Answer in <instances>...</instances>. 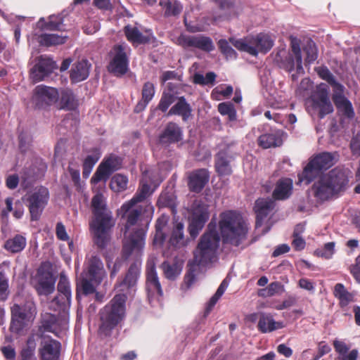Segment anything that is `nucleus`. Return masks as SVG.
<instances>
[{
    "mask_svg": "<svg viewBox=\"0 0 360 360\" xmlns=\"http://www.w3.org/2000/svg\"><path fill=\"white\" fill-rule=\"evenodd\" d=\"M160 181L159 173L156 169L144 171L140 187L136 194L118 210V214L126 219L125 240L122 250L125 259L133 252L140 253L144 248L146 233L154 213V207L150 203L146 206V212L148 213V217L142 219H140L141 210L137 204L153 193L154 190H151L150 186L157 187Z\"/></svg>",
    "mask_w": 360,
    "mask_h": 360,
    "instance_id": "obj_1",
    "label": "nucleus"
},
{
    "mask_svg": "<svg viewBox=\"0 0 360 360\" xmlns=\"http://www.w3.org/2000/svg\"><path fill=\"white\" fill-rule=\"evenodd\" d=\"M220 236L217 230L215 222L211 221L207 231L201 236L198 246L194 251V257L189 262V271L186 276L188 286L191 285L195 280V266H207L213 262L217 257V252L219 247Z\"/></svg>",
    "mask_w": 360,
    "mask_h": 360,
    "instance_id": "obj_2",
    "label": "nucleus"
},
{
    "mask_svg": "<svg viewBox=\"0 0 360 360\" xmlns=\"http://www.w3.org/2000/svg\"><path fill=\"white\" fill-rule=\"evenodd\" d=\"M91 209L94 219L90 224L94 232L96 245L105 248L110 240V233L115 221L112 212L108 210L103 194L96 193L91 200Z\"/></svg>",
    "mask_w": 360,
    "mask_h": 360,
    "instance_id": "obj_3",
    "label": "nucleus"
},
{
    "mask_svg": "<svg viewBox=\"0 0 360 360\" xmlns=\"http://www.w3.org/2000/svg\"><path fill=\"white\" fill-rule=\"evenodd\" d=\"M219 230L223 244L238 247L246 238L248 226L241 215L229 210L220 214Z\"/></svg>",
    "mask_w": 360,
    "mask_h": 360,
    "instance_id": "obj_4",
    "label": "nucleus"
},
{
    "mask_svg": "<svg viewBox=\"0 0 360 360\" xmlns=\"http://www.w3.org/2000/svg\"><path fill=\"white\" fill-rule=\"evenodd\" d=\"M127 296L117 294L100 311L101 325L99 334L110 336L112 330L124 319L126 311Z\"/></svg>",
    "mask_w": 360,
    "mask_h": 360,
    "instance_id": "obj_5",
    "label": "nucleus"
},
{
    "mask_svg": "<svg viewBox=\"0 0 360 360\" xmlns=\"http://www.w3.org/2000/svg\"><path fill=\"white\" fill-rule=\"evenodd\" d=\"M338 158L335 153L323 152L310 159L302 172L298 175L299 181L305 184L311 183L323 170L335 165Z\"/></svg>",
    "mask_w": 360,
    "mask_h": 360,
    "instance_id": "obj_6",
    "label": "nucleus"
},
{
    "mask_svg": "<svg viewBox=\"0 0 360 360\" xmlns=\"http://www.w3.org/2000/svg\"><path fill=\"white\" fill-rule=\"evenodd\" d=\"M37 314V308L32 301L23 304H15L11 308V321L9 330L11 333L20 334L30 323H32Z\"/></svg>",
    "mask_w": 360,
    "mask_h": 360,
    "instance_id": "obj_7",
    "label": "nucleus"
},
{
    "mask_svg": "<svg viewBox=\"0 0 360 360\" xmlns=\"http://www.w3.org/2000/svg\"><path fill=\"white\" fill-rule=\"evenodd\" d=\"M130 47L125 43L116 44L111 51V60L108 70L117 77L126 74L129 70Z\"/></svg>",
    "mask_w": 360,
    "mask_h": 360,
    "instance_id": "obj_8",
    "label": "nucleus"
},
{
    "mask_svg": "<svg viewBox=\"0 0 360 360\" xmlns=\"http://www.w3.org/2000/svg\"><path fill=\"white\" fill-rule=\"evenodd\" d=\"M49 198V190L40 186L26 195V201L30 213L31 220H38L48 203Z\"/></svg>",
    "mask_w": 360,
    "mask_h": 360,
    "instance_id": "obj_9",
    "label": "nucleus"
},
{
    "mask_svg": "<svg viewBox=\"0 0 360 360\" xmlns=\"http://www.w3.org/2000/svg\"><path fill=\"white\" fill-rule=\"evenodd\" d=\"M281 67L288 72L296 70V74H292L291 77L293 81L298 79V75L304 73L302 67V56L300 43L296 40L291 41V51L282 60Z\"/></svg>",
    "mask_w": 360,
    "mask_h": 360,
    "instance_id": "obj_10",
    "label": "nucleus"
},
{
    "mask_svg": "<svg viewBox=\"0 0 360 360\" xmlns=\"http://www.w3.org/2000/svg\"><path fill=\"white\" fill-rule=\"evenodd\" d=\"M176 41L177 44L185 49H196L210 53L215 49L212 39L210 37L201 34L196 35L181 34Z\"/></svg>",
    "mask_w": 360,
    "mask_h": 360,
    "instance_id": "obj_11",
    "label": "nucleus"
},
{
    "mask_svg": "<svg viewBox=\"0 0 360 360\" xmlns=\"http://www.w3.org/2000/svg\"><path fill=\"white\" fill-rule=\"evenodd\" d=\"M210 217L207 206L195 202L193 206V213L188 225V232L193 238L198 236Z\"/></svg>",
    "mask_w": 360,
    "mask_h": 360,
    "instance_id": "obj_12",
    "label": "nucleus"
},
{
    "mask_svg": "<svg viewBox=\"0 0 360 360\" xmlns=\"http://www.w3.org/2000/svg\"><path fill=\"white\" fill-rule=\"evenodd\" d=\"M121 159L115 155H110L100 164L91 181L96 184L100 181H106L110 176L120 168Z\"/></svg>",
    "mask_w": 360,
    "mask_h": 360,
    "instance_id": "obj_13",
    "label": "nucleus"
},
{
    "mask_svg": "<svg viewBox=\"0 0 360 360\" xmlns=\"http://www.w3.org/2000/svg\"><path fill=\"white\" fill-rule=\"evenodd\" d=\"M56 68V63L51 58L46 55L41 56L30 70V77L34 82L42 81Z\"/></svg>",
    "mask_w": 360,
    "mask_h": 360,
    "instance_id": "obj_14",
    "label": "nucleus"
},
{
    "mask_svg": "<svg viewBox=\"0 0 360 360\" xmlns=\"http://www.w3.org/2000/svg\"><path fill=\"white\" fill-rule=\"evenodd\" d=\"M105 276L106 273L101 258L96 255L88 256L86 262V276L98 285Z\"/></svg>",
    "mask_w": 360,
    "mask_h": 360,
    "instance_id": "obj_15",
    "label": "nucleus"
},
{
    "mask_svg": "<svg viewBox=\"0 0 360 360\" xmlns=\"http://www.w3.org/2000/svg\"><path fill=\"white\" fill-rule=\"evenodd\" d=\"M59 98L58 91L53 87L38 85L34 90L33 100L39 108L50 105Z\"/></svg>",
    "mask_w": 360,
    "mask_h": 360,
    "instance_id": "obj_16",
    "label": "nucleus"
},
{
    "mask_svg": "<svg viewBox=\"0 0 360 360\" xmlns=\"http://www.w3.org/2000/svg\"><path fill=\"white\" fill-rule=\"evenodd\" d=\"M146 290L150 303L159 301L162 296V290L154 265L147 267Z\"/></svg>",
    "mask_w": 360,
    "mask_h": 360,
    "instance_id": "obj_17",
    "label": "nucleus"
},
{
    "mask_svg": "<svg viewBox=\"0 0 360 360\" xmlns=\"http://www.w3.org/2000/svg\"><path fill=\"white\" fill-rule=\"evenodd\" d=\"M61 344L49 336H44L39 349L41 360H59Z\"/></svg>",
    "mask_w": 360,
    "mask_h": 360,
    "instance_id": "obj_18",
    "label": "nucleus"
},
{
    "mask_svg": "<svg viewBox=\"0 0 360 360\" xmlns=\"http://www.w3.org/2000/svg\"><path fill=\"white\" fill-rule=\"evenodd\" d=\"M124 32L127 39L136 46L148 43L152 36L151 30H143L131 25H126L124 27Z\"/></svg>",
    "mask_w": 360,
    "mask_h": 360,
    "instance_id": "obj_19",
    "label": "nucleus"
},
{
    "mask_svg": "<svg viewBox=\"0 0 360 360\" xmlns=\"http://www.w3.org/2000/svg\"><path fill=\"white\" fill-rule=\"evenodd\" d=\"M183 139V131L175 122H169L167 124L158 136L159 143L165 146L178 143Z\"/></svg>",
    "mask_w": 360,
    "mask_h": 360,
    "instance_id": "obj_20",
    "label": "nucleus"
},
{
    "mask_svg": "<svg viewBox=\"0 0 360 360\" xmlns=\"http://www.w3.org/2000/svg\"><path fill=\"white\" fill-rule=\"evenodd\" d=\"M310 191L316 200L321 202L328 200L335 194L323 176L314 183Z\"/></svg>",
    "mask_w": 360,
    "mask_h": 360,
    "instance_id": "obj_21",
    "label": "nucleus"
},
{
    "mask_svg": "<svg viewBox=\"0 0 360 360\" xmlns=\"http://www.w3.org/2000/svg\"><path fill=\"white\" fill-rule=\"evenodd\" d=\"M209 179L210 174L207 169H196L189 175L188 186L191 191L200 193L208 183Z\"/></svg>",
    "mask_w": 360,
    "mask_h": 360,
    "instance_id": "obj_22",
    "label": "nucleus"
},
{
    "mask_svg": "<svg viewBox=\"0 0 360 360\" xmlns=\"http://www.w3.org/2000/svg\"><path fill=\"white\" fill-rule=\"evenodd\" d=\"M39 279L37 290L39 295H48L55 289L56 279L50 271H45L41 267L38 271Z\"/></svg>",
    "mask_w": 360,
    "mask_h": 360,
    "instance_id": "obj_23",
    "label": "nucleus"
},
{
    "mask_svg": "<svg viewBox=\"0 0 360 360\" xmlns=\"http://www.w3.org/2000/svg\"><path fill=\"white\" fill-rule=\"evenodd\" d=\"M323 176L330 184L335 194L341 191L348 183V177L345 172L340 168H335Z\"/></svg>",
    "mask_w": 360,
    "mask_h": 360,
    "instance_id": "obj_24",
    "label": "nucleus"
},
{
    "mask_svg": "<svg viewBox=\"0 0 360 360\" xmlns=\"http://www.w3.org/2000/svg\"><path fill=\"white\" fill-rule=\"evenodd\" d=\"M274 206V200L269 198H259L256 200L254 210L257 216V228L262 225L263 220L269 214Z\"/></svg>",
    "mask_w": 360,
    "mask_h": 360,
    "instance_id": "obj_25",
    "label": "nucleus"
},
{
    "mask_svg": "<svg viewBox=\"0 0 360 360\" xmlns=\"http://www.w3.org/2000/svg\"><path fill=\"white\" fill-rule=\"evenodd\" d=\"M283 321H276L270 313L261 312L259 314L257 329L262 333H268L283 328Z\"/></svg>",
    "mask_w": 360,
    "mask_h": 360,
    "instance_id": "obj_26",
    "label": "nucleus"
},
{
    "mask_svg": "<svg viewBox=\"0 0 360 360\" xmlns=\"http://www.w3.org/2000/svg\"><path fill=\"white\" fill-rule=\"evenodd\" d=\"M41 32H42L36 27L33 33L32 40H36L42 46H51L64 44L67 38L65 36L56 34H44Z\"/></svg>",
    "mask_w": 360,
    "mask_h": 360,
    "instance_id": "obj_27",
    "label": "nucleus"
},
{
    "mask_svg": "<svg viewBox=\"0 0 360 360\" xmlns=\"http://www.w3.org/2000/svg\"><path fill=\"white\" fill-rule=\"evenodd\" d=\"M64 15L63 13L51 15L49 17L48 21L44 18H41L36 24L37 29L44 32L45 30L55 31L63 30L64 28Z\"/></svg>",
    "mask_w": 360,
    "mask_h": 360,
    "instance_id": "obj_28",
    "label": "nucleus"
},
{
    "mask_svg": "<svg viewBox=\"0 0 360 360\" xmlns=\"http://www.w3.org/2000/svg\"><path fill=\"white\" fill-rule=\"evenodd\" d=\"M91 64L86 60H82L72 65L70 77L73 83L85 80L89 75Z\"/></svg>",
    "mask_w": 360,
    "mask_h": 360,
    "instance_id": "obj_29",
    "label": "nucleus"
},
{
    "mask_svg": "<svg viewBox=\"0 0 360 360\" xmlns=\"http://www.w3.org/2000/svg\"><path fill=\"white\" fill-rule=\"evenodd\" d=\"M216 5L221 13H217L213 15V20L215 22L229 20L235 15V6L229 0H214Z\"/></svg>",
    "mask_w": 360,
    "mask_h": 360,
    "instance_id": "obj_30",
    "label": "nucleus"
},
{
    "mask_svg": "<svg viewBox=\"0 0 360 360\" xmlns=\"http://www.w3.org/2000/svg\"><path fill=\"white\" fill-rule=\"evenodd\" d=\"M293 181L289 178L280 179L273 192V197L276 200L288 199L292 194Z\"/></svg>",
    "mask_w": 360,
    "mask_h": 360,
    "instance_id": "obj_31",
    "label": "nucleus"
},
{
    "mask_svg": "<svg viewBox=\"0 0 360 360\" xmlns=\"http://www.w3.org/2000/svg\"><path fill=\"white\" fill-rule=\"evenodd\" d=\"M229 41L238 51L246 52L253 56H257V50L255 45L253 37H246L244 39L230 37Z\"/></svg>",
    "mask_w": 360,
    "mask_h": 360,
    "instance_id": "obj_32",
    "label": "nucleus"
},
{
    "mask_svg": "<svg viewBox=\"0 0 360 360\" xmlns=\"http://www.w3.org/2000/svg\"><path fill=\"white\" fill-rule=\"evenodd\" d=\"M184 262L178 258H174L172 262H164L161 267L165 277L169 280H174L182 271Z\"/></svg>",
    "mask_w": 360,
    "mask_h": 360,
    "instance_id": "obj_33",
    "label": "nucleus"
},
{
    "mask_svg": "<svg viewBox=\"0 0 360 360\" xmlns=\"http://www.w3.org/2000/svg\"><path fill=\"white\" fill-rule=\"evenodd\" d=\"M192 109L190 104L186 101L184 96L178 98L177 102L170 108L168 115H179L182 120L186 122L191 116Z\"/></svg>",
    "mask_w": 360,
    "mask_h": 360,
    "instance_id": "obj_34",
    "label": "nucleus"
},
{
    "mask_svg": "<svg viewBox=\"0 0 360 360\" xmlns=\"http://www.w3.org/2000/svg\"><path fill=\"white\" fill-rule=\"evenodd\" d=\"M281 135V131H271L262 134L258 139V143L263 148L279 146L283 142Z\"/></svg>",
    "mask_w": 360,
    "mask_h": 360,
    "instance_id": "obj_35",
    "label": "nucleus"
},
{
    "mask_svg": "<svg viewBox=\"0 0 360 360\" xmlns=\"http://www.w3.org/2000/svg\"><path fill=\"white\" fill-rule=\"evenodd\" d=\"M155 93V86L150 82L144 83L141 92V99L136 104L134 111L139 112L143 110L153 98Z\"/></svg>",
    "mask_w": 360,
    "mask_h": 360,
    "instance_id": "obj_36",
    "label": "nucleus"
},
{
    "mask_svg": "<svg viewBox=\"0 0 360 360\" xmlns=\"http://www.w3.org/2000/svg\"><path fill=\"white\" fill-rule=\"evenodd\" d=\"M140 274V264L137 262L131 264L128 269L124 279L119 284L117 288H120V290L124 291V288H130L135 285Z\"/></svg>",
    "mask_w": 360,
    "mask_h": 360,
    "instance_id": "obj_37",
    "label": "nucleus"
},
{
    "mask_svg": "<svg viewBox=\"0 0 360 360\" xmlns=\"http://www.w3.org/2000/svg\"><path fill=\"white\" fill-rule=\"evenodd\" d=\"M26 245V238L21 234H16L6 240L4 248L10 253L16 254L21 252Z\"/></svg>",
    "mask_w": 360,
    "mask_h": 360,
    "instance_id": "obj_38",
    "label": "nucleus"
},
{
    "mask_svg": "<svg viewBox=\"0 0 360 360\" xmlns=\"http://www.w3.org/2000/svg\"><path fill=\"white\" fill-rule=\"evenodd\" d=\"M215 169L220 176L230 175L232 172L230 160L227 153L224 150L219 151L215 158Z\"/></svg>",
    "mask_w": 360,
    "mask_h": 360,
    "instance_id": "obj_39",
    "label": "nucleus"
},
{
    "mask_svg": "<svg viewBox=\"0 0 360 360\" xmlns=\"http://www.w3.org/2000/svg\"><path fill=\"white\" fill-rule=\"evenodd\" d=\"M60 107L61 109L74 110L77 109L79 103L73 91L70 89H62L59 93Z\"/></svg>",
    "mask_w": 360,
    "mask_h": 360,
    "instance_id": "obj_40",
    "label": "nucleus"
},
{
    "mask_svg": "<svg viewBox=\"0 0 360 360\" xmlns=\"http://www.w3.org/2000/svg\"><path fill=\"white\" fill-rule=\"evenodd\" d=\"M58 291L59 296L55 297L54 301L57 303L64 304L65 301L69 302L71 299V290L70 283L65 276H61L58 283Z\"/></svg>",
    "mask_w": 360,
    "mask_h": 360,
    "instance_id": "obj_41",
    "label": "nucleus"
},
{
    "mask_svg": "<svg viewBox=\"0 0 360 360\" xmlns=\"http://www.w3.org/2000/svg\"><path fill=\"white\" fill-rule=\"evenodd\" d=\"M159 5L164 11L165 17L179 15L182 11L183 6L179 1L160 0Z\"/></svg>",
    "mask_w": 360,
    "mask_h": 360,
    "instance_id": "obj_42",
    "label": "nucleus"
},
{
    "mask_svg": "<svg viewBox=\"0 0 360 360\" xmlns=\"http://www.w3.org/2000/svg\"><path fill=\"white\" fill-rule=\"evenodd\" d=\"M168 222V217L166 215L160 216L155 223V233L154 235L153 243L155 246H161L165 240L166 236L163 232V229Z\"/></svg>",
    "mask_w": 360,
    "mask_h": 360,
    "instance_id": "obj_43",
    "label": "nucleus"
},
{
    "mask_svg": "<svg viewBox=\"0 0 360 360\" xmlns=\"http://www.w3.org/2000/svg\"><path fill=\"white\" fill-rule=\"evenodd\" d=\"M255 45L257 47V53L259 51L266 53L274 46V40L271 37L264 33H259L255 37H253Z\"/></svg>",
    "mask_w": 360,
    "mask_h": 360,
    "instance_id": "obj_44",
    "label": "nucleus"
},
{
    "mask_svg": "<svg viewBox=\"0 0 360 360\" xmlns=\"http://www.w3.org/2000/svg\"><path fill=\"white\" fill-rule=\"evenodd\" d=\"M96 284L88 277L83 278L77 285V296H88L96 292Z\"/></svg>",
    "mask_w": 360,
    "mask_h": 360,
    "instance_id": "obj_45",
    "label": "nucleus"
},
{
    "mask_svg": "<svg viewBox=\"0 0 360 360\" xmlns=\"http://www.w3.org/2000/svg\"><path fill=\"white\" fill-rule=\"evenodd\" d=\"M58 321V319L56 315L46 314L42 318L41 330H43L44 332L54 333L57 335Z\"/></svg>",
    "mask_w": 360,
    "mask_h": 360,
    "instance_id": "obj_46",
    "label": "nucleus"
},
{
    "mask_svg": "<svg viewBox=\"0 0 360 360\" xmlns=\"http://www.w3.org/2000/svg\"><path fill=\"white\" fill-rule=\"evenodd\" d=\"M101 156L99 148H94L92 153L87 155L83 162V175L88 176L91 172L94 166L98 161Z\"/></svg>",
    "mask_w": 360,
    "mask_h": 360,
    "instance_id": "obj_47",
    "label": "nucleus"
},
{
    "mask_svg": "<svg viewBox=\"0 0 360 360\" xmlns=\"http://www.w3.org/2000/svg\"><path fill=\"white\" fill-rule=\"evenodd\" d=\"M184 224L181 222H177L174 226L169 238L170 245L175 248L184 245Z\"/></svg>",
    "mask_w": 360,
    "mask_h": 360,
    "instance_id": "obj_48",
    "label": "nucleus"
},
{
    "mask_svg": "<svg viewBox=\"0 0 360 360\" xmlns=\"http://www.w3.org/2000/svg\"><path fill=\"white\" fill-rule=\"evenodd\" d=\"M37 343L34 336H30L26 341L25 347L20 352L21 360L36 359L35 349Z\"/></svg>",
    "mask_w": 360,
    "mask_h": 360,
    "instance_id": "obj_49",
    "label": "nucleus"
},
{
    "mask_svg": "<svg viewBox=\"0 0 360 360\" xmlns=\"http://www.w3.org/2000/svg\"><path fill=\"white\" fill-rule=\"evenodd\" d=\"M229 285V281L225 278L222 281L221 284L219 285V288H217L216 292L214 295L210 298L206 310L208 313L214 307V306L217 304L218 300L221 298V297L224 295V292L227 289L228 286Z\"/></svg>",
    "mask_w": 360,
    "mask_h": 360,
    "instance_id": "obj_50",
    "label": "nucleus"
},
{
    "mask_svg": "<svg viewBox=\"0 0 360 360\" xmlns=\"http://www.w3.org/2000/svg\"><path fill=\"white\" fill-rule=\"evenodd\" d=\"M326 100H330L329 88L326 84L321 83L316 86V91L311 96V101L314 103Z\"/></svg>",
    "mask_w": 360,
    "mask_h": 360,
    "instance_id": "obj_51",
    "label": "nucleus"
},
{
    "mask_svg": "<svg viewBox=\"0 0 360 360\" xmlns=\"http://www.w3.org/2000/svg\"><path fill=\"white\" fill-rule=\"evenodd\" d=\"M128 179L126 176L117 174L110 180V186L115 192H120L127 188Z\"/></svg>",
    "mask_w": 360,
    "mask_h": 360,
    "instance_id": "obj_52",
    "label": "nucleus"
},
{
    "mask_svg": "<svg viewBox=\"0 0 360 360\" xmlns=\"http://www.w3.org/2000/svg\"><path fill=\"white\" fill-rule=\"evenodd\" d=\"M334 104L337 109L347 118L352 119L354 117L355 112L352 104L347 98H345Z\"/></svg>",
    "mask_w": 360,
    "mask_h": 360,
    "instance_id": "obj_53",
    "label": "nucleus"
},
{
    "mask_svg": "<svg viewBox=\"0 0 360 360\" xmlns=\"http://www.w3.org/2000/svg\"><path fill=\"white\" fill-rule=\"evenodd\" d=\"M229 42V40L227 41L224 39H219L217 42L219 49L226 59H236L238 54L236 51L230 46Z\"/></svg>",
    "mask_w": 360,
    "mask_h": 360,
    "instance_id": "obj_54",
    "label": "nucleus"
},
{
    "mask_svg": "<svg viewBox=\"0 0 360 360\" xmlns=\"http://www.w3.org/2000/svg\"><path fill=\"white\" fill-rule=\"evenodd\" d=\"M312 105L314 108L319 110V117L320 119L324 118L326 115L332 113L334 110L330 100L314 102Z\"/></svg>",
    "mask_w": 360,
    "mask_h": 360,
    "instance_id": "obj_55",
    "label": "nucleus"
},
{
    "mask_svg": "<svg viewBox=\"0 0 360 360\" xmlns=\"http://www.w3.org/2000/svg\"><path fill=\"white\" fill-rule=\"evenodd\" d=\"M216 74L213 72H208L205 76L200 73H195L193 76V82L202 86H213L216 79Z\"/></svg>",
    "mask_w": 360,
    "mask_h": 360,
    "instance_id": "obj_56",
    "label": "nucleus"
},
{
    "mask_svg": "<svg viewBox=\"0 0 360 360\" xmlns=\"http://www.w3.org/2000/svg\"><path fill=\"white\" fill-rule=\"evenodd\" d=\"M333 89L332 100L334 103L347 98L345 95V87L338 80L330 84Z\"/></svg>",
    "mask_w": 360,
    "mask_h": 360,
    "instance_id": "obj_57",
    "label": "nucleus"
},
{
    "mask_svg": "<svg viewBox=\"0 0 360 360\" xmlns=\"http://www.w3.org/2000/svg\"><path fill=\"white\" fill-rule=\"evenodd\" d=\"M32 140L30 133L27 131H22L20 133L18 136V147L21 153H25L30 150Z\"/></svg>",
    "mask_w": 360,
    "mask_h": 360,
    "instance_id": "obj_58",
    "label": "nucleus"
},
{
    "mask_svg": "<svg viewBox=\"0 0 360 360\" xmlns=\"http://www.w3.org/2000/svg\"><path fill=\"white\" fill-rule=\"evenodd\" d=\"M304 51L306 53V63L311 64L318 58V51L314 41H309L304 47Z\"/></svg>",
    "mask_w": 360,
    "mask_h": 360,
    "instance_id": "obj_59",
    "label": "nucleus"
},
{
    "mask_svg": "<svg viewBox=\"0 0 360 360\" xmlns=\"http://www.w3.org/2000/svg\"><path fill=\"white\" fill-rule=\"evenodd\" d=\"M218 111L222 115H228L230 121L236 119V111L233 105L231 103H221L218 105Z\"/></svg>",
    "mask_w": 360,
    "mask_h": 360,
    "instance_id": "obj_60",
    "label": "nucleus"
},
{
    "mask_svg": "<svg viewBox=\"0 0 360 360\" xmlns=\"http://www.w3.org/2000/svg\"><path fill=\"white\" fill-rule=\"evenodd\" d=\"M158 205L162 207H174L175 206V199L172 193L163 192L160 194Z\"/></svg>",
    "mask_w": 360,
    "mask_h": 360,
    "instance_id": "obj_61",
    "label": "nucleus"
},
{
    "mask_svg": "<svg viewBox=\"0 0 360 360\" xmlns=\"http://www.w3.org/2000/svg\"><path fill=\"white\" fill-rule=\"evenodd\" d=\"M174 96L171 93H163L158 104V109L162 112H166L169 107L174 103Z\"/></svg>",
    "mask_w": 360,
    "mask_h": 360,
    "instance_id": "obj_62",
    "label": "nucleus"
},
{
    "mask_svg": "<svg viewBox=\"0 0 360 360\" xmlns=\"http://www.w3.org/2000/svg\"><path fill=\"white\" fill-rule=\"evenodd\" d=\"M316 72H317L319 77L327 82L328 84H331L333 82L337 80L335 77L326 66H321L316 68Z\"/></svg>",
    "mask_w": 360,
    "mask_h": 360,
    "instance_id": "obj_63",
    "label": "nucleus"
},
{
    "mask_svg": "<svg viewBox=\"0 0 360 360\" xmlns=\"http://www.w3.org/2000/svg\"><path fill=\"white\" fill-rule=\"evenodd\" d=\"M8 296V279L5 274L0 272V300L4 301Z\"/></svg>",
    "mask_w": 360,
    "mask_h": 360,
    "instance_id": "obj_64",
    "label": "nucleus"
}]
</instances>
